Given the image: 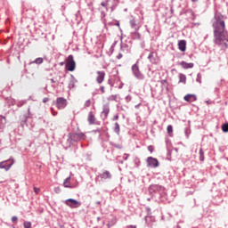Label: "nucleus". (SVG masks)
Instances as JSON below:
<instances>
[{
    "label": "nucleus",
    "mask_w": 228,
    "mask_h": 228,
    "mask_svg": "<svg viewBox=\"0 0 228 228\" xmlns=\"http://www.w3.org/2000/svg\"><path fill=\"white\" fill-rule=\"evenodd\" d=\"M101 179H111V173L110 171H104L100 175Z\"/></svg>",
    "instance_id": "nucleus-18"
},
{
    "label": "nucleus",
    "mask_w": 228,
    "mask_h": 228,
    "mask_svg": "<svg viewBox=\"0 0 228 228\" xmlns=\"http://www.w3.org/2000/svg\"><path fill=\"white\" fill-rule=\"evenodd\" d=\"M148 60H150L151 63H156L158 60V53L156 52L150 53Z\"/></svg>",
    "instance_id": "nucleus-12"
},
{
    "label": "nucleus",
    "mask_w": 228,
    "mask_h": 228,
    "mask_svg": "<svg viewBox=\"0 0 228 228\" xmlns=\"http://www.w3.org/2000/svg\"><path fill=\"white\" fill-rule=\"evenodd\" d=\"M64 204L68 206L69 208H71V209H77V208H80L81 202L77 201L74 199H68L64 201Z\"/></svg>",
    "instance_id": "nucleus-5"
},
{
    "label": "nucleus",
    "mask_w": 228,
    "mask_h": 228,
    "mask_svg": "<svg viewBox=\"0 0 228 228\" xmlns=\"http://www.w3.org/2000/svg\"><path fill=\"white\" fill-rule=\"evenodd\" d=\"M114 132L117 134H120V125L118 123H117V122L114 125Z\"/></svg>",
    "instance_id": "nucleus-21"
},
{
    "label": "nucleus",
    "mask_w": 228,
    "mask_h": 228,
    "mask_svg": "<svg viewBox=\"0 0 228 228\" xmlns=\"http://www.w3.org/2000/svg\"><path fill=\"white\" fill-rule=\"evenodd\" d=\"M51 111H52L53 117H56L58 115V112H54V109L51 108Z\"/></svg>",
    "instance_id": "nucleus-38"
},
{
    "label": "nucleus",
    "mask_w": 228,
    "mask_h": 228,
    "mask_svg": "<svg viewBox=\"0 0 228 228\" xmlns=\"http://www.w3.org/2000/svg\"><path fill=\"white\" fill-rule=\"evenodd\" d=\"M23 227H25V228H31V222L25 221L23 223Z\"/></svg>",
    "instance_id": "nucleus-28"
},
{
    "label": "nucleus",
    "mask_w": 228,
    "mask_h": 228,
    "mask_svg": "<svg viewBox=\"0 0 228 228\" xmlns=\"http://www.w3.org/2000/svg\"><path fill=\"white\" fill-rule=\"evenodd\" d=\"M6 126V118L0 116V132L4 129Z\"/></svg>",
    "instance_id": "nucleus-17"
},
{
    "label": "nucleus",
    "mask_w": 228,
    "mask_h": 228,
    "mask_svg": "<svg viewBox=\"0 0 228 228\" xmlns=\"http://www.w3.org/2000/svg\"><path fill=\"white\" fill-rule=\"evenodd\" d=\"M212 28L214 29V44L218 45L222 51H225L228 47V32L225 29V21L222 13L216 12L212 19Z\"/></svg>",
    "instance_id": "nucleus-1"
},
{
    "label": "nucleus",
    "mask_w": 228,
    "mask_h": 228,
    "mask_svg": "<svg viewBox=\"0 0 228 228\" xmlns=\"http://www.w3.org/2000/svg\"><path fill=\"white\" fill-rule=\"evenodd\" d=\"M56 108H58L59 110H65V108H67V99H65L64 97H58L56 99Z\"/></svg>",
    "instance_id": "nucleus-6"
},
{
    "label": "nucleus",
    "mask_w": 228,
    "mask_h": 228,
    "mask_svg": "<svg viewBox=\"0 0 228 228\" xmlns=\"http://www.w3.org/2000/svg\"><path fill=\"white\" fill-rule=\"evenodd\" d=\"M96 204H98V205L101 204V201H96Z\"/></svg>",
    "instance_id": "nucleus-52"
},
{
    "label": "nucleus",
    "mask_w": 228,
    "mask_h": 228,
    "mask_svg": "<svg viewBox=\"0 0 228 228\" xmlns=\"http://www.w3.org/2000/svg\"><path fill=\"white\" fill-rule=\"evenodd\" d=\"M51 82H52V83H55L54 78H52V79H51Z\"/></svg>",
    "instance_id": "nucleus-50"
},
{
    "label": "nucleus",
    "mask_w": 228,
    "mask_h": 228,
    "mask_svg": "<svg viewBox=\"0 0 228 228\" xmlns=\"http://www.w3.org/2000/svg\"><path fill=\"white\" fill-rule=\"evenodd\" d=\"M179 65H181V67L183 68V69H193V67H194V64L192 63V62H190V63H188V62H186V61H181L180 63H179Z\"/></svg>",
    "instance_id": "nucleus-14"
},
{
    "label": "nucleus",
    "mask_w": 228,
    "mask_h": 228,
    "mask_svg": "<svg viewBox=\"0 0 228 228\" xmlns=\"http://www.w3.org/2000/svg\"><path fill=\"white\" fill-rule=\"evenodd\" d=\"M117 6H118V4L113 2L112 5L110 6L111 12H113Z\"/></svg>",
    "instance_id": "nucleus-33"
},
{
    "label": "nucleus",
    "mask_w": 228,
    "mask_h": 228,
    "mask_svg": "<svg viewBox=\"0 0 228 228\" xmlns=\"http://www.w3.org/2000/svg\"><path fill=\"white\" fill-rule=\"evenodd\" d=\"M43 102L45 104V102H49V98L45 97L43 99Z\"/></svg>",
    "instance_id": "nucleus-40"
},
{
    "label": "nucleus",
    "mask_w": 228,
    "mask_h": 228,
    "mask_svg": "<svg viewBox=\"0 0 228 228\" xmlns=\"http://www.w3.org/2000/svg\"><path fill=\"white\" fill-rule=\"evenodd\" d=\"M102 115L104 116V119L108 118V115H110V105L109 104H105L102 107Z\"/></svg>",
    "instance_id": "nucleus-11"
},
{
    "label": "nucleus",
    "mask_w": 228,
    "mask_h": 228,
    "mask_svg": "<svg viewBox=\"0 0 228 228\" xmlns=\"http://www.w3.org/2000/svg\"><path fill=\"white\" fill-rule=\"evenodd\" d=\"M102 6H106V3L102 2Z\"/></svg>",
    "instance_id": "nucleus-48"
},
{
    "label": "nucleus",
    "mask_w": 228,
    "mask_h": 228,
    "mask_svg": "<svg viewBox=\"0 0 228 228\" xmlns=\"http://www.w3.org/2000/svg\"><path fill=\"white\" fill-rule=\"evenodd\" d=\"M196 81L200 84L202 83V75L200 73H198Z\"/></svg>",
    "instance_id": "nucleus-24"
},
{
    "label": "nucleus",
    "mask_w": 228,
    "mask_h": 228,
    "mask_svg": "<svg viewBox=\"0 0 228 228\" xmlns=\"http://www.w3.org/2000/svg\"><path fill=\"white\" fill-rule=\"evenodd\" d=\"M15 163V159H9L7 160H4L0 162V169L5 170V172H8L12 167H13V164Z\"/></svg>",
    "instance_id": "nucleus-3"
},
{
    "label": "nucleus",
    "mask_w": 228,
    "mask_h": 228,
    "mask_svg": "<svg viewBox=\"0 0 228 228\" xmlns=\"http://www.w3.org/2000/svg\"><path fill=\"white\" fill-rule=\"evenodd\" d=\"M66 69L69 72H74V70H76V61H74L73 55H69L68 60L66 61Z\"/></svg>",
    "instance_id": "nucleus-4"
},
{
    "label": "nucleus",
    "mask_w": 228,
    "mask_h": 228,
    "mask_svg": "<svg viewBox=\"0 0 228 228\" xmlns=\"http://www.w3.org/2000/svg\"><path fill=\"white\" fill-rule=\"evenodd\" d=\"M131 70L135 79H138L139 81H143V79H145V76L142 71H140V66H138V62L132 66Z\"/></svg>",
    "instance_id": "nucleus-2"
},
{
    "label": "nucleus",
    "mask_w": 228,
    "mask_h": 228,
    "mask_svg": "<svg viewBox=\"0 0 228 228\" xmlns=\"http://www.w3.org/2000/svg\"><path fill=\"white\" fill-rule=\"evenodd\" d=\"M158 190V185L150 186V192L156 191Z\"/></svg>",
    "instance_id": "nucleus-31"
},
{
    "label": "nucleus",
    "mask_w": 228,
    "mask_h": 228,
    "mask_svg": "<svg viewBox=\"0 0 228 228\" xmlns=\"http://www.w3.org/2000/svg\"><path fill=\"white\" fill-rule=\"evenodd\" d=\"M77 83V80L76 79V77H73V75H71L70 80L69 83V90H72V88H75Z\"/></svg>",
    "instance_id": "nucleus-15"
},
{
    "label": "nucleus",
    "mask_w": 228,
    "mask_h": 228,
    "mask_svg": "<svg viewBox=\"0 0 228 228\" xmlns=\"http://www.w3.org/2000/svg\"><path fill=\"white\" fill-rule=\"evenodd\" d=\"M115 224H117V221H110L109 223H108V224H107V227H113V225Z\"/></svg>",
    "instance_id": "nucleus-32"
},
{
    "label": "nucleus",
    "mask_w": 228,
    "mask_h": 228,
    "mask_svg": "<svg viewBox=\"0 0 228 228\" xmlns=\"http://www.w3.org/2000/svg\"><path fill=\"white\" fill-rule=\"evenodd\" d=\"M17 220H19V218L17 216H14L12 217V222L13 224H15V222H17Z\"/></svg>",
    "instance_id": "nucleus-37"
},
{
    "label": "nucleus",
    "mask_w": 228,
    "mask_h": 228,
    "mask_svg": "<svg viewBox=\"0 0 228 228\" xmlns=\"http://www.w3.org/2000/svg\"><path fill=\"white\" fill-rule=\"evenodd\" d=\"M131 95H127L126 97V102H130V101H131Z\"/></svg>",
    "instance_id": "nucleus-39"
},
{
    "label": "nucleus",
    "mask_w": 228,
    "mask_h": 228,
    "mask_svg": "<svg viewBox=\"0 0 228 228\" xmlns=\"http://www.w3.org/2000/svg\"><path fill=\"white\" fill-rule=\"evenodd\" d=\"M113 3H116V4H118V0H113Z\"/></svg>",
    "instance_id": "nucleus-47"
},
{
    "label": "nucleus",
    "mask_w": 228,
    "mask_h": 228,
    "mask_svg": "<svg viewBox=\"0 0 228 228\" xmlns=\"http://www.w3.org/2000/svg\"><path fill=\"white\" fill-rule=\"evenodd\" d=\"M183 99L187 102H195V101H197V96L195 94H186Z\"/></svg>",
    "instance_id": "nucleus-13"
},
{
    "label": "nucleus",
    "mask_w": 228,
    "mask_h": 228,
    "mask_svg": "<svg viewBox=\"0 0 228 228\" xmlns=\"http://www.w3.org/2000/svg\"><path fill=\"white\" fill-rule=\"evenodd\" d=\"M96 74H97L96 83H98V85H102V82L104 81V77H106V72L97 71Z\"/></svg>",
    "instance_id": "nucleus-10"
},
{
    "label": "nucleus",
    "mask_w": 228,
    "mask_h": 228,
    "mask_svg": "<svg viewBox=\"0 0 228 228\" xmlns=\"http://www.w3.org/2000/svg\"><path fill=\"white\" fill-rule=\"evenodd\" d=\"M222 129L224 133H228V123L224 124Z\"/></svg>",
    "instance_id": "nucleus-26"
},
{
    "label": "nucleus",
    "mask_w": 228,
    "mask_h": 228,
    "mask_svg": "<svg viewBox=\"0 0 228 228\" xmlns=\"http://www.w3.org/2000/svg\"><path fill=\"white\" fill-rule=\"evenodd\" d=\"M110 26H118V28H120V22L117 21L116 23H109Z\"/></svg>",
    "instance_id": "nucleus-35"
},
{
    "label": "nucleus",
    "mask_w": 228,
    "mask_h": 228,
    "mask_svg": "<svg viewBox=\"0 0 228 228\" xmlns=\"http://www.w3.org/2000/svg\"><path fill=\"white\" fill-rule=\"evenodd\" d=\"M69 181H70V176H69L68 178H66V179L64 180V183H63L64 188H72V186H70V185L68 184V183H69Z\"/></svg>",
    "instance_id": "nucleus-22"
},
{
    "label": "nucleus",
    "mask_w": 228,
    "mask_h": 228,
    "mask_svg": "<svg viewBox=\"0 0 228 228\" xmlns=\"http://www.w3.org/2000/svg\"><path fill=\"white\" fill-rule=\"evenodd\" d=\"M91 104H92V101L87 100V101H86V102H85V104H84V108H85V109L90 108Z\"/></svg>",
    "instance_id": "nucleus-25"
},
{
    "label": "nucleus",
    "mask_w": 228,
    "mask_h": 228,
    "mask_svg": "<svg viewBox=\"0 0 228 228\" xmlns=\"http://www.w3.org/2000/svg\"><path fill=\"white\" fill-rule=\"evenodd\" d=\"M147 166L150 167V168H158V167H159V161H158V159L153 157H148Z\"/></svg>",
    "instance_id": "nucleus-7"
},
{
    "label": "nucleus",
    "mask_w": 228,
    "mask_h": 228,
    "mask_svg": "<svg viewBox=\"0 0 228 228\" xmlns=\"http://www.w3.org/2000/svg\"><path fill=\"white\" fill-rule=\"evenodd\" d=\"M140 106H142V103L135 105V109L138 110V108H140Z\"/></svg>",
    "instance_id": "nucleus-46"
},
{
    "label": "nucleus",
    "mask_w": 228,
    "mask_h": 228,
    "mask_svg": "<svg viewBox=\"0 0 228 228\" xmlns=\"http://www.w3.org/2000/svg\"><path fill=\"white\" fill-rule=\"evenodd\" d=\"M122 56H123L122 53H118V56H117V59L118 60H122Z\"/></svg>",
    "instance_id": "nucleus-41"
},
{
    "label": "nucleus",
    "mask_w": 228,
    "mask_h": 228,
    "mask_svg": "<svg viewBox=\"0 0 228 228\" xmlns=\"http://www.w3.org/2000/svg\"><path fill=\"white\" fill-rule=\"evenodd\" d=\"M87 122L89 126H97L99 124L97 122V118H95V115H94L93 111H90L87 116Z\"/></svg>",
    "instance_id": "nucleus-9"
},
{
    "label": "nucleus",
    "mask_w": 228,
    "mask_h": 228,
    "mask_svg": "<svg viewBox=\"0 0 228 228\" xmlns=\"http://www.w3.org/2000/svg\"><path fill=\"white\" fill-rule=\"evenodd\" d=\"M100 90H101V92H102V94H104L106 91L104 90V86H101L100 87Z\"/></svg>",
    "instance_id": "nucleus-42"
},
{
    "label": "nucleus",
    "mask_w": 228,
    "mask_h": 228,
    "mask_svg": "<svg viewBox=\"0 0 228 228\" xmlns=\"http://www.w3.org/2000/svg\"><path fill=\"white\" fill-rule=\"evenodd\" d=\"M34 192L36 193V195H38L40 193V188L34 187Z\"/></svg>",
    "instance_id": "nucleus-34"
},
{
    "label": "nucleus",
    "mask_w": 228,
    "mask_h": 228,
    "mask_svg": "<svg viewBox=\"0 0 228 228\" xmlns=\"http://www.w3.org/2000/svg\"><path fill=\"white\" fill-rule=\"evenodd\" d=\"M148 151L149 152H154V146L152 145L148 146Z\"/></svg>",
    "instance_id": "nucleus-36"
},
{
    "label": "nucleus",
    "mask_w": 228,
    "mask_h": 228,
    "mask_svg": "<svg viewBox=\"0 0 228 228\" xmlns=\"http://www.w3.org/2000/svg\"><path fill=\"white\" fill-rule=\"evenodd\" d=\"M167 131L168 134L173 133L174 128L172 127V125L167 126Z\"/></svg>",
    "instance_id": "nucleus-30"
},
{
    "label": "nucleus",
    "mask_w": 228,
    "mask_h": 228,
    "mask_svg": "<svg viewBox=\"0 0 228 228\" xmlns=\"http://www.w3.org/2000/svg\"><path fill=\"white\" fill-rule=\"evenodd\" d=\"M135 35H136L137 38H140V34L135 33Z\"/></svg>",
    "instance_id": "nucleus-49"
},
{
    "label": "nucleus",
    "mask_w": 228,
    "mask_h": 228,
    "mask_svg": "<svg viewBox=\"0 0 228 228\" xmlns=\"http://www.w3.org/2000/svg\"><path fill=\"white\" fill-rule=\"evenodd\" d=\"M200 159L204 161V151H202V148L200 149Z\"/></svg>",
    "instance_id": "nucleus-27"
},
{
    "label": "nucleus",
    "mask_w": 228,
    "mask_h": 228,
    "mask_svg": "<svg viewBox=\"0 0 228 228\" xmlns=\"http://www.w3.org/2000/svg\"><path fill=\"white\" fill-rule=\"evenodd\" d=\"M130 26L134 29L136 28V20L134 19L130 20Z\"/></svg>",
    "instance_id": "nucleus-23"
},
{
    "label": "nucleus",
    "mask_w": 228,
    "mask_h": 228,
    "mask_svg": "<svg viewBox=\"0 0 228 228\" xmlns=\"http://www.w3.org/2000/svg\"><path fill=\"white\" fill-rule=\"evenodd\" d=\"M178 47L182 51V53H184V51H186V41L185 40L179 41Z\"/></svg>",
    "instance_id": "nucleus-16"
},
{
    "label": "nucleus",
    "mask_w": 228,
    "mask_h": 228,
    "mask_svg": "<svg viewBox=\"0 0 228 228\" xmlns=\"http://www.w3.org/2000/svg\"><path fill=\"white\" fill-rule=\"evenodd\" d=\"M108 101H117V94H112L109 96Z\"/></svg>",
    "instance_id": "nucleus-29"
},
{
    "label": "nucleus",
    "mask_w": 228,
    "mask_h": 228,
    "mask_svg": "<svg viewBox=\"0 0 228 228\" xmlns=\"http://www.w3.org/2000/svg\"><path fill=\"white\" fill-rule=\"evenodd\" d=\"M118 118V115L113 117L112 120H117Z\"/></svg>",
    "instance_id": "nucleus-45"
},
{
    "label": "nucleus",
    "mask_w": 228,
    "mask_h": 228,
    "mask_svg": "<svg viewBox=\"0 0 228 228\" xmlns=\"http://www.w3.org/2000/svg\"><path fill=\"white\" fill-rule=\"evenodd\" d=\"M24 105V102H20L19 103H18V106H23Z\"/></svg>",
    "instance_id": "nucleus-44"
},
{
    "label": "nucleus",
    "mask_w": 228,
    "mask_h": 228,
    "mask_svg": "<svg viewBox=\"0 0 228 228\" xmlns=\"http://www.w3.org/2000/svg\"><path fill=\"white\" fill-rule=\"evenodd\" d=\"M128 156H129V155L125 154V156H124V159H125V161H127V158H128Z\"/></svg>",
    "instance_id": "nucleus-43"
},
{
    "label": "nucleus",
    "mask_w": 228,
    "mask_h": 228,
    "mask_svg": "<svg viewBox=\"0 0 228 228\" xmlns=\"http://www.w3.org/2000/svg\"><path fill=\"white\" fill-rule=\"evenodd\" d=\"M179 83H183V85H186V75L183 73L179 74Z\"/></svg>",
    "instance_id": "nucleus-19"
},
{
    "label": "nucleus",
    "mask_w": 228,
    "mask_h": 228,
    "mask_svg": "<svg viewBox=\"0 0 228 228\" xmlns=\"http://www.w3.org/2000/svg\"><path fill=\"white\" fill-rule=\"evenodd\" d=\"M31 63H36L37 65H42V63H44V59L42 57H38L35 61H33Z\"/></svg>",
    "instance_id": "nucleus-20"
},
{
    "label": "nucleus",
    "mask_w": 228,
    "mask_h": 228,
    "mask_svg": "<svg viewBox=\"0 0 228 228\" xmlns=\"http://www.w3.org/2000/svg\"><path fill=\"white\" fill-rule=\"evenodd\" d=\"M199 0H191L192 3H197Z\"/></svg>",
    "instance_id": "nucleus-51"
},
{
    "label": "nucleus",
    "mask_w": 228,
    "mask_h": 228,
    "mask_svg": "<svg viewBox=\"0 0 228 228\" xmlns=\"http://www.w3.org/2000/svg\"><path fill=\"white\" fill-rule=\"evenodd\" d=\"M72 142H81L83 140H86V135L83 133H76L71 134Z\"/></svg>",
    "instance_id": "nucleus-8"
}]
</instances>
